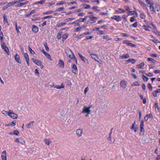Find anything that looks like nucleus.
Returning a JSON list of instances; mask_svg holds the SVG:
<instances>
[{"mask_svg":"<svg viewBox=\"0 0 160 160\" xmlns=\"http://www.w3.org/2000/svg\"><path fill=\"white\" fill-rule=\"evenodd\" d=\"M148 5H149L150 9V11L152 13H153L155 11V4H154L151 1L149 2L148 3H147Z\"/></svg>","mask_w":160,"mask_h":160,"instance_id":"f257e3e1","label":"nucleus"},{"mask_svg":"<svg viewBox=\"0 0 160 160\" xmlns=\"http://www.w3.org/2000/svg\"><path fill=\"white\" fill-rule=\"evenodd\" d=\"M147 3H148L150 0H145ZM138 2L140 5L143 8H146V5L145 3L143 0H138Z\"/></svg>","mask_w":160,"mask_h":160,"instance_id":"f03ea898","label":"nucleus"},{"mask_svg":"<svg viewBox=\"0 0 160 160\" xmlns=\"http://www.w3.org/2000/svg\"><path fill=\"white\" fill-rule=\"evenodd\" d=\"M8 115L13 119H16L18 117V115L13 113L11 110L8 111Z\"/></svg>","mask_w":160,"mask_h":160,"instance_id":"7ed1b4c3","label":"nucleus"},{"mask_svg":"<svg viewBox=\"0 0 160 160\" xmlns=\"http://www.w3.org/2000/svg\"><path fill=\"white\" fill-rule=\"evenodd\" d=\"M92 107V106H90L88 107L86 106H84L83 108V110L82 112V113H87L88 114H90L91 113V111L90 110L91 108Z\"/></svg>","mask_w":160,"mask_h":160,"instance_id":"20e7f679","label":"nucleus"},{"mask_svg":"<svg viewBox=\"0 0 160 160\" xmlns=\"http://www.w3.org/2000/svg\"><path fill=\"white\" fill-rule=\"evenodd\" d=\"M32 61L37 65L41 66V68H43V65H42V63L40 61L34 58H32Z\"/></svg>","mask_w":160,"mask_h":160,"instance_id":"39448f33","label":"nucleus"},{"mask_svg":"<svg viewBox=\"0 0 160 160\" xmlns=\"http://www.w3.org/2000/svg\"><path fill=\"white\" fill-rule=\"evenodd\" d=\"M66 53L67 56L71 58L72 57H71V55H72V56L73 55H74L72 51L70 49L67 50L66 51Z\"/></svg>","mask_w":160,"mask_h":160,"instance_id":"423d86ee","label":"nucleus"},{"mask_svg":"<svg viewBox=\"0 0 160 160\" xmlns=\"http://www.w3.org/2000/svg\"><path fill=\"white\" fill-rule=\"evenodd\" d=\"M111 18L114 19L116 21L118 22L121 20V18L119 16L114 15Z\"/></svg>","mask_w":160,"mask_h":160,"instance_id":"0eeeda50","label":"nucleus"},{"mask_svg":"<svg viewBox=\"0 0 160 160\" xmlns=\"http://www.w3.org/2000/svg\"><path fill=\"white\" fill-rule=\"evenodd\" d=\"M72 71L73 73H74L75 74H78V69L76 65L74 64H73L72 67Z\"/></svg>","mask_w":160,"mask_h":160,"instance_id":"6e6552de","label":"nucleus"},{"mask_svg":"<svg viewBox=\"0 0 160 160\" xmlns=\"http://www.w3.org/2000/svg\"><path fill=\"white\" fill-rule=\"evenodd\" d=\"M82 131L83 129L81 128L78 129L77 130L76 132V134L79 137L82 136Z\"/></svg>","mask_w":160,"mask_h":160,"instance_id":"1a4fd4ad","label":"nucleus"},{"mask_svg":"<svg viewBox=\"0 0 160 160\" xmlns=\"http://www.w3.org/2000/svg\"><path fill=\"white\" fill-rule=\"evenodd\" d=\"M78 55H79L80 58L82 61H83L84 62H85L86 63H88V61L86 58L85 57H83L82 55H81L80 53H78Z\"/></svg>","mask_w":160,"mask_h":160,"instance_id":"9d476101","label":"nucleus"},{"mask_svg":"<svg viewBox=\"0 0 160 160\" xmlns=\"http://www.w3.org/2000/svg\"><path fill=\"white\" fill-rule=\"evenodd\" d=\"M66 113V112L65 110H62L60 113L61 118L62 119H63L65 118V116Z\"/></svg>","mask_w":160,"mask_h":160,"instance_id":"9b49d317","label":"nucleus"},{"mask_svg":"<svg viewBox=\"0 0 160 160\" xmlns=\"http://www.w3.org/2000/svg\"><path fill=\"white\" fill-rule=\"evenodd\" d=\"M86 17H87V18H90V19L92 21V22H91L92 23L96 22V21H94V19L97 20L98 19L97 17H93L92 15H88Z\"/></svg>","mask_w":160,"mask_h":160,"instance_id":"f8f14e48","label":"nucleus"},{"mask_svg":"<svg viewBox=\"0 0 160 160\" xmlns=\"http://www.w3.org/2000/svg\"><path fill=\"white\" fill-rule=\"evenodd\" d=\"M1 158L2 160H7L6 151H4L2 152L1 155Z\"/></svg>","mask_w":160,"mask_h":160,"instance_id":"ddd939ff","label":"nucleus"},{"mask_svg":"<svg viewBox=\"0 0 160 160\" xmlns=\"http://www.w3.org/2000/svg\"><path fill=\"white\" fill-rule=\"evenodd\" d=\"M153 116L152 113L147 114L144 117V120L145 122H147L149 118H152Z\"/></svg>","mask_w":160,"mask_h":160,"instance_id":"4468645a","label":"nucleus"},{"mask_svg":"<svg viewBox=\"0 0 160 160\" xmlns=\"http://www.w3.org/2000/svg\"><path fill=\"white\" fill-rule=\"evenodd\" d=\"M32 31L35 33H37L38 31V28L35 25H33L32 26Z\"/></svg>","mask_w":160,"mask_h":160,"instance_id":"2eb2a0df","label":"nucleus"},{"mask_svg":"<svg viewBox=\"0 0 160 160\" xmlns=\"http://www.w3.org/2000/svg\"><path fill=\"white\" fill-rule=\"evenodd\" d=\"M90 56L92 58L99 62V58L96 54H90Z\"/></svg>","mask_w":160,"mask_h":160,"instance_id":"dca6fc26","label":"nucleus"},{"mask_svg":"<svg viewBox=\"0 0 160 160\" xmlns=\"http://www.w3.org/2000/svg\"><path fill=\"white\" fill-rule=\"evenodd\" d=\"M152 32L157 35L160 36V32L158 31L156 28H154L153 29Z\"/></svg>","mask_w":160,"mask_h":160,"instance_id":"f3484780","label":"nucleus"},{"mask_svg":"<svg viewBox=\"0 0 160 160\" xmlns=\"http://www.w3.org/2000/svg\"><path fill=\"white\" fill-rule=\"evenodd\" d=\"M15 59L16 61L19 63H21V60H20L19 56L17 54L15 55Z\"/></svg>","mask_w":160,"mask_h":160,"instance_id":"a211bd4d","label":"nucleus"},{"mask_svg":"<svg viewBox=\"0 0 160 160\" xmlns=\"http://www.w3.org/2000/svg\"><path fill=\"white\" fill-rule=\"evenodd\" d=\"M58 65L59 66L62 68L64 67V62L63 60L60 59L59 61Z\"/></svg>","mask_w":160,"mask_h":160,"instance_id":"6ab92c4d","label":"nucleus"},{"mask_svg":"<svg viewBox=\"0 0 160 160\" xmlns=\"http://www.w3.org/2000/svg\"><path fill=\"white\" fill-rule=\"evenodd\" d=\"M121 86L123 88H125L126 86V82L125 81H122L120 83Z\"/></svg>","mask_w":160,"mask_h":160,"instance_id":"aec40b11","label":"nucleus"},{"mask_svg":"<svg viewBox=\"0 0 160 160\" xmlns=\"http://www.w3.org/2000/svg\"><path fill=\"white\" fill-rule=\"evenodd\" d=\"M130 57V56L129 54H126L124 55H123L120 57V59H125V58H127Z\"/></svg>","mask_w":160,"mask_h":160,"instance_id":"412c9836","label":"nucleus"},{"mask_svg":"<svg viewBox=\"0 0 160 160\" xmlns=\"http://www.w3.org/2000/svg\"><path fill=\"white\" fill-rule=\"evenodd\" d=\"M28 1H26L24 2H20L17 5H16L15 6L17 7H20L22 6L23 5L26 4L27 3H28Z\"/></svg>","mask_w":160,"mask_h":160,"instance_id":"4be33fe9","label":"nucleus"},{"mask_svg":"<svg viewBox=\"0 0 160 160\" xmlns=\"http://www.w3.org/2000/svg\"><path fill=\"white\" fill-rule=\"evenodd\" d=\"M128 63L131 62L132 63H134L136 62V60L130 58L126 61Z\"/></svg>","mask_w":160,"mask_h":160,"instance_id":"5701e85b","label":"nucleus"},{"mask_svg":"<svg viewBox=\"0 0 160 160\" xmlns=\"http://www.w3.org/2000/svg\"><path fill=\"white\" fill-rule=\"evenodd\" d=\"M44 54L47 58L49 59L50 61H52V59L50 55L46 52H44Z\"/></svg>","mask_w":160,"mask_h":160,"instance_id":"b1692460","label":"nucleus"},{"mask_svg":"<svg viewBox=\"0 0 160 160\" xmlns=\"http://www.w3.org/2000/svg\"><path fill=\"white\" fill-rule=\"evenodd\" d=\"M68 36V34L67 33H65L62 36V40L63 42L64 40L67 38Z\"/></svg>","mask_w":160,"mask_h":160,"instance_id":"393cba45","label":"nucleus"},{"mask_svg":"<svg viewBox=\"0 0 160 160\" xmlns=\"http://www.w3.org/2000/svg\"><path fill=\"white\" fill-rule=\"evenodd\" d=\"M155 10L158 12L160 11V5L158 4H155Z\"/></svg>","mask_w":160,"mask_h":160,"instance_id":"a878e982","label":"nucleus"},{"mask_svg":"<svg viewBox=\"0 0 160 160\" xmlns=\"http://www.w3.org/2000/svg\"><path fill=\"white\" fill-rule=\"evenodd\" d=\"M66 24V22L58 23V24H57V25L56 26V27L57 28L63 26L64 25H65Z\"/></svg>","mask_w":160,"mask_h":160,"instance_id":"bb28decb","label":"nucleus"},{"mask_svg":"<svg viewBox=\"0 0 160 160\" xmlns=\"http://www.w3.org/2000/svg\"><path fill=\"white\" fill-rule=\"evenodd\" d=\"M62 86H55L53 87V88H56L57 89H61L62 88H64V86L62 85V83L61 84Z\"/></svg>","mask_w":160,"mask_h":160,"instance_id":"cd10ccee","label":"nucleus"},{"mask_svg":"<svg viewBox=\"0 0 160 160\" xmlns=\"http://www.w3.org/2000/svg\"><path fill=\"white\" fill-rule=\"evenodd\" d=\"M45 2V0H42L40 1H38L34 3V4H42Z\"/></svg>","mask_w":160,"mask_h":160,"instance_id":"c85d7f7f","label":"nucleus"},{"mask_svg":"<svg viewBox=\"0 0 160 160\" xmlns=\"http://www.w3.org/2000/svg\"><path fill=\"white\" fill-rule=\"evenodd\" d=\"M144 62H142L140 64L138 65L137 67L139 68H142V67L144 66Z\"/></svg>","mask_w":160,"mask_h":160,"instance_id":"c756f323","label":"nucleus"},{"mask_svg":"<svg viewBox=\"0 0 160 160\" xmlns=\"http://www.w3.org/2000/svg\"><path fill=\"white\" fill-rule=\"evenodd\" d=\"M87 18V17L86 16L84 18H80L78 19L79 22H84Z\"/></svg>","mask_w":160,"mask_h":160,"instance_id":"7c9ffc66","label":"nucleus"},{"mask_svg":"<svg viewBox=\"0 0 160 160\" xmlns=\"http://www.w3.org/2000/svg\"><path fill=\"white\" fill-rule=\"evenodd\" d=\"M139 85L140 84L138 82H135L131 84L132 86H139Z\"/></svg>","mask_w":160,"mask_h":160,"instance_id":"2f4dec72","label":"nucleus"},{"mask_svg":"<svg viewBox=\"0 0 160 160\" xmlns=\"http://www.w3.org/2000/svg\"><path fill=\"white\" fill-rule=\"evenodd\" d=\"M34 122L32 121L30 122L27 125V127L28 128H30L31 126H32L33 125Z\"/></svg>","mask_w":160,"mask_h":160,"instance_id":"473e14b6","label":"nucleus"},{"mask_svg":"<svg viewBox=\"0 0 160 160\" xmlns=\"http://www.w3.org/2000/svg\"><path fill=\"white\" fill-rule=\"evenodd\" d=\"M44 141L45 143L48 145H49L51 142V141L46 138L45 139Z\"/></svg>","mask_w":160,"mask_h":160,"instance_id":"72a5a7b5","label":"nucleus"},{"mask_svg":"<svg viewBox=\"0 0 160 160\" xmlns=\"http://www.w3.org/2000/svg\"><path fill=\"white\" fill-rule=\"evenodd\" d=\"M23 55L24 57L25 58L26 60H29V57L27 53H24Z\"/></svg>","mask_w":160,"mask_h":160,"instance_id":"f704fd0d","label":"nucleus"},{"mask_svg":"<svg viewBox=\"0 0 160 160\" xmlns=\"http://www.w3.org/2000/svg\"><path fill=\"white\" fill-rule=\"evenodd\" d=\"M62 32H59L57 36V39H61V34H62Z\"/></svg>","mask_w":160,"mask_h":160,"instance_id":"c9c22d12","label":"nucleus"},{"mask_svg":"<svg viewBox=\"0 0 160 160\" xmlns=\"http://www.w3.org/2000/svg\"><path fill=\"white\" fill-rule=\"evenodd\" d=\"M90 5L86 4L83 5V8L85 9H88L90 8Z\"/></svg>","mask_w":160,"mask_h":160,"instance_id":"e433bc0d","label":"nucleus"},{"mask_svg":"<svg viewBox=\"0 0 160 160\" xmlns=\"http://www.w3.org/2000/svg\"><path fill=\"white\" fill-rule=\"evenodd\" d=\"M28 50H29V51H30V53L33 55L35 53V52H34V51H33L32 49L29 46H28Z\"/></svg>","mask_w":160,"mask_h":160,"instance_id":"4c0bfd02","label":"nucleus"},{"mask_svg":"<svg viewBox=\"0 0 160 160\" xmlns=\"http://www.w3.org/2000/svg\"><path fill=\"white\" fill-rule=\"evenodd\" d=\"M53 12L52 11H49L46 12H44L43 13V14L44 15L46 14H50L52 13Z\"/></svg>","mask_w":160,"mask_h":160,"instance_id":"58836bf2","label":"nucleus"},{"mask_svg":"<svg viewBox=\"0 0 160 160\" xmlns=\"http://www.w3.org/2000/svg\"><path fill=\"white\" fill-rule=\"evenodd\" d=\"M140 17L142 19H144L146 17V16L142 12L140 14Z\"/></svg>","mask_w":160,"mask_h":160,"instance_id":"ea45409f","label":"nucleus"},{"mask_svg":"<svg viewBox=\"0 0 160 160\" xmlns=\"http://www.w3.org/2000/svg\"><path fill=\"white\" fill-rule=\"evenodd\" d=\"M65 9V8L63 7H61L58 8L56 10L57 12H60L61 11H63Z\"/></svg>","mask_w":160,"mask_h":160,"instance_id":"a19ab883","label":"nucleus"},{"mask_svg":"<svg viewBox=\"0 0 160 160\" xmlns=\"http://www.w3.org/2000/svg\"><path fill=\"white\" fill-rule=\"evenodd\" d=\"M148 61L152 62V63H154L155 62H156L154 60L153 58H148Z\"/></svg>","mask_w":160,"mask_h":160,"instance_id":"79ce46f5","label":"nucleus"},{"mask_svg":"<svg viewBox=\"0 0 160 160\" xmlns=\"http://www.w3.org/2000/svg\"><path fill=\"white\" fill-rule=\"evenodd\" d=\"M71 59H73V60H74L76 64L77 63V58H76L75 57V56L74 55H73L72 56V58H71Z\"/></svg>","mask_w":160,"mask_h":160,"instance_id":"37998d69","label":"nucleus"},{"mask_svg":"<svg viewBox=\"0 0 160 160\" xmlns=\"http://www.w3.org/2000/svg\"><path fill=\"white\" fill-rule=\"evenodd\" d=\"M98 8V6H95L93 7L92 8V9L95 10L96 11L99 12L100 11V10L99 9H97Z\"/></svg>","mask_w":160,"mask_h":160,"instance_id":"c03bdc74","label":"nucleus"},{"mask_svg":"<svg viewBox=\"0 0 160 160\" xmlns=\"http://www.w3.org/2000/svg\"><path fill=\"white\" fill-rule=\"evenodd\" d=\"M52 18V16H47L46 17H44L42 18V20L45 19L47 18Z\"/></svg>","mask_w":160,"mask_h":160,"instance_id":"a18cd8bd","label":"nucleus"},{"mask_svg":"<svg viewBox=\"0 0 160 160\" xmlns=\"http://www.w3.org/2000/svg\"><path fill=\"white\" fill-rule=\"evenodd\" d=\"M142 79L143 81L145 82H147L148 80V78L143 75Z\"/></svg>","mask_w":160,"mask_h":160,"instance_id":"49530a36","label":"nucleus"},{"mask_svg":"<svg viewBox=\"0 0 160 160\" xmlns=\"http://www.w3.org/2000/svg\"><path fill=\"white\" fill-rule=\"evenodd\" d=\"M16 123V121H14L10 124V126L11 127H13L15 125Z\"/></svg>","mask_w":160,"mask_h":160,"instance_id":"de8ad7c7","label":"nucleus"},{"mask_svg":"<svg viewBox=\"0 0 160 160\" xmlns=\"http://www.w3.org/2000/svg\"><path fill=\"white\" fill-rule=\"evenodd\" d=\"M3 17L4 18V22L8 23V22L7 19V18L6 17L5 15L4 14L3 15Z\"/></svg>","mask_w":160,"mask_h":160,"instance_id":"09e8293b","label":"nucleus"},{"mask_svg":"<svg viewBox=\"0 0 160 160\" xmlns=\"http://www.w3.org/2000/svg\"><path fill=\"white\" fill-rule=\"evenodd\" d=\"M143 28L145 30L148 31H150V30L148 28V27H147L146 26L144 25L143 26Z\"/></svg>","mask_w":160,"mask_h":160,"instance_id":"8fccbe9b","label":"nucleus"},{"mask_svg":"<svg viewBox=\"0 0 160 160\" xmlns=\"http://www.w3.org/2000/svg\"><path fill=\"white\" fill-rule=\"evenodd\" d=\"M121 8H118L117 10L115 11V13H121Z\"/></svg>","mask_w":160,"mask_h":160,"instance_id":"3c124183","label":"nucleus"},{"mask_svg":"<svg viewBox=\"0 0 160 160\" xmlns=\"http://www.w3.org/2000/svg\"><path fill=\"white\" fill-rule=\"evenodd\" d=\"M44 47H45L46 50L47 52L49 51V49L48 47V46L47 44L46 43H44Z\"/></svg>","mask_w":160,"mask_h":160,"instance_id":"603ef678","label":"nucleus"},{"mask_svg":"<svg viewBox=\"0 0 160 160\" xmlns=\"http://www.w3.org/2000/svg\"><path fill=\"white\" fill-rule=\"evenodd\" d=\"M65 3L64 1H61L59 2H58L56 3V5H61Z\"/></svg>","mask_w":160,"mask_h":160,"instance_id":"864d4df0","label":"nucleus"},{"mask_svg":"<svg viewBox=\"0 0 160 160\" xmlns=\"http://www.w3.org/2000/svg\"><path fill=\"white\" fill-rule=\"evenodd\" d=\"M82 11V9H78L75 10L74 11V12L76 13H78V12H81Z\"/></svg>","mask_w":160,"mask_h":160,"instance_id":"5fc2aeb1","label":"nucleus"},{"mask_svg":"<svg viewBox=\"0 0 160 160\" xmlns=\"http://www.w3.org/2000/svg\"><path fill=\"white\" fill-rule=\"evenodd\" d=\"M4 51L7 53L8 52H9L8 48L6 46H5L4 48L3 49Z\"/></svg>","mask_w":160,"mask_h":160,"instance_id":"6e6d98bb","label":"nucleus"},{"mask_svg":"<svg viewBox=\"0 0 160 160\" xmlns=\"http://www.w3.org/2000/svg\"><path fill=\"white\" fill-rule=\"evenodd\" d=\"M124 8L127 11L130 12V9L129 7L127 6H125L124 7Z\"/></svg>","mask_w":160,"mask_h":160,"instance_id":"4d7b16f0","label":"nucleus"},{"mask_svg":"<svg viewBox=\"0 0 160 160\" xmlns=\"http://www.w3.org/2000/svg\"><path fill=\"white\" fill-rule=\"evenodd\" d=\"M82 27L77 28L75 29L74 31L75 32H77L79 30H81L82 29Z\"/></svg>","mask_w":160,"mask_h":160,"instance_id":"13d9d810","label":"nucleus"},{"mask_svg":"<svg viewBox=\"0 0 160 160\" xmlns=\"http://www.w3.org/2000/svg\"><path fill=\"white\" fill-rule=\"evenodd\" d=\"M132 26L134 28H137L138 26V22H135L132 25Z\"/></svg>","mask_w":160,"mask_h":160,"instance_id":"bf43d9fd","label":"nucleus"},{"mask_svg":"<svg viewBox=\"0 0 160 160\" xmlns=\"http://www.w3.org/2000/svg\"><path fill=\"white\" fill-rule=\"evenodd\" d=\"M144 121L142 120L141 121V123L140 125V128H143L144 127Z\"/></svg>","mask_w":160,"mask_h":160,"instance_id":"052dcab7","label":"nucleus"},{"mask_svg":"<svg viewBox=\"0 0 160 160\" xmlns=\"http://www.w3.org/2000/svg\"><path fill=\"white\" fill-rule=\"evenodd\" d=\"M128 45L131 46L132 47H134L135 46V45L129 42L128 43Z\"/></svg>","mask_w":160,"mask_h":160,"instance_id":"680f3d73","label":"nucleus"},{"mask_svg":"<svg viewBox=\"0 0 160 160\" xmlns=\"http://www.w3.org/2000/svg\"><path fill=\"white\" fill-rule=\"evenodd\" d=\"M92 2H97L98 4H99V0H91Z\"/></svg>","mask_w":160,"mask_h":160,"instance_id":"e2e57ef3","label":"nucleus"},{"mask_svg":"<svg viewBox=\"0 0 160 160\" xmlns=\"http://www.w3.org/2000/svg\"><path fill=\"white\" fill-rule=\"evenodd\" d=\"M136 19L134 17H132L131 18L130 21L131 22H133L135 21Z\"/></svg>","mask_w":160,"mask_h":160,"instance_id":"0e129e2a","label":"nucleus"},{"mask_svg":"<svg viewBox=\"0 0 160 160\" xmlns=\"http://www.w3.org/2000/svg\"><path fill=\"white\" fill-rule=\"evenodd\" d=\"M147 75L148 77H152L153 76V74L152 73L149 72L147 74Z\"/></svg>","mask_w":160,"mask_h":160,"instance_id":"69168bd1","label":"nucleus"},{"mask_svg":"<svg viewBox=\"0 0 160 160\" xmlns=\"http://www.w3.org/2000/svg\"><path fill=\"white\" fill-rule=\"evenodd\" d=\"M150 56L153 57H157V55L156 54L151 53L150 54Z\"/></svg>","mask_w":160,"mask_h":160,"instance_id":"338daca9","label":"nucleus"},{"mask_svg":"<svg viewBox=\"0 0 160 160\" xmlns=\"http://www.w3.org/2000/svg\"><path fill=\"white\" fill-rule=\"evenodd\" d=\"M148 88L152 90V87L150 83H149L148 85Z\"/></svg>","mask_w":160,"mask_h":160,"instance_id":"774afa93","label":"nucleus"}]
</instances>
